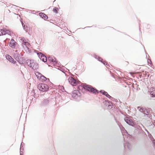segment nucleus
I'll return each instance as SVG.
<instances>
[{
  "mask_svg": "<svg viewBox=\"0 0 155 155\" xmlns=\"http://www.w3.org/2000/svg\"><path fill=\"white\" fill-rule=\"evenodd\" d=\"M82 87L84 89L95 94H97L99 93L98 91L91 85L84 84L83 85Z\"/></svg>",
  "mask_w": 155,
  "mask_h": 155,
  "instance_id": "1",
  "label": "nucleus"
},
{
  "mask_svg": "<svg viewBox=\"0 0 155 155\" xmlns=\"http://www.w3.org/2000/svg\"><path fill=\"white\" fill-rule=\"evenodd\" d=\"M82 87L84 89L95 94H97L99 93L98 91L91 85L84 84L83 85Z\"/></svg>",
  "mask_w": 155,
  "mask_h": 155,
  "instance_id": "2",
  "label": "nucleus"
},
{
  "mask_svg": "<svg viewBox=\"0 0 155 155\" xmlns=\"http://www.w3.org/2000/svg\"><path fill=\"white\" fill-rule=\"evenodd\" d=\"M37 87L40 91L42 92H46L49 89V87L48 85L44 83L39 84L38 85Z\"/></svg>",
  "mask_w": 155,
  "mask_h": 155,
  "instance_id": "3",
  "label": "nucleus"
},
{
  "mask_svg": "<svg viewBox=\"0 0 155 155\" xmlns=\"http://www.w3.org/2000/svg\"><path fill=\"white\" fill-rule=\"evenodd\" d=\"M35 74L38 79L40 81L43 82L47 80V78L45 77L38 72H35Z\"/></svg>",
  "mask_w": 155,
  "mask_h": 155,
  "instance_id": "4",
  "label": "nucleus"
},
{
  "mask_svg": "<svg viewBox=\"0 0 155 155\" xmlns=\"http://www.w3.org/2000/svg\"><path fill=\"white\" fill-rule=\"evenodd\" d=\"M21 40L22 42V45L24 48L27 50L28 49V46L30 45L28 40V39H25L23 37L21 38Z\"/></svg>",
  "mask_w": 155,
  "mask_h": 155,
  "instance_id": "5",
  "label": "nucleus"
},
{
  "mask_svg": "<svg viewBox=\"0 0 155 155\" xmlns=\"http://www.w3.org/2000/svg\"><path fill=\"white\" fill-rule=\"evenodd\" d=\"M68 80L69 83L71 85L74 86H75L78 83V81L72 77H69Z\"/></svg>",
  "mask_w": 155,
  "mask_h": 155,
  "instance_id": "6",
  "label": "nucleus"
},
{
  "mask_svg": "<svg viewBox=\"0 0 155 155\" xmlns=\"http://www.w3.org/2000/svg\"><path fill=\"white\" fill-rule=\"evenodd\" d=\"M124 120L127 123L130 125L133 126L134 124L132 120L128 117H126Z\"/></svg>",
  "mask_w": 155,
  "mask_h": 155,
  "instance_id": "7",
  "label": "nucleus"
},
{
  "mask_svg": "<svg viewBox=\"0 0 155 155\" xmlns=\"http://www.w3.org/2000/svg\"><path fill=\"white\" fill-rule=\"evenodd\" d=\"M6 58L9 61L14 64H15L16 63V61L14 60L8 54H6Z\"/></svg>",
  "mask_w": 155,
  "mask_h": 155,
  "instance_id": "8",
  "label": "nucleus"
},
{
  "mask_svg": "<svg viewBox=\"0 0 155 155\" xmlns=\"http://www.w3.org/2000/svg\"><path fill=\"white\" fill-rule=\"evenodd\" d=\"M26 63L28 66L30 67H33L35 64L33 60H31L29 59L27 60Z\"/></svg>",
  "mask_w": 155,
  "mask_h": 155,
  "instance_id": "9",
  "label": "nucleus"
},
{
  "mask_svg": "<svg viewBox=\"0 0 155 155\" xmlns=\"http://www.w3.org/2000/svg\"><path fill=\"white\" fill-rule=\"evenodd\" d=\"M9 31L6 29H0V36L5 35L6 34H8Z\"/></svg>",
  "mask_w": 155,
  "mask_h": 155,
  "instance_id": "10",
  "label": "nucleus"
},
{
  "mask_svg": "<svg viewBox=\"0 0 155 155\" xmlns=\"http://www.w3.org/2000/svg\"><path fill=\"white\" fill-rule=\"evenodd\" d=\"M16 42L13 39H12L9 43V46L10 47L13 48H14L15 47Z\"/></svg>",
  "mask_w": 155,
  "mask_h": 155,
  "instance_id": "11",
  "label": "nucleus"
},
{
  "mask_svg": "<svg viewBox=\"0 0 155 155\" xmlns=\"http://www.w3.org/2000/svg\"><path fill=\"white\" fill-rule=\"evenodd\" d=\"M39 57L40 59L44 62L47 61V57L45 55L41 53L40 54Z\"/></svg>",
  "mask_w": 155,
  "mask_h": 155,
  "instance_id": "12",
  "label": "nucleus"
},
{
  "mask_svg": "<svg viewBox=\"0 0 155 155\" xmlns=\"http://www.w3.org/2000/svg\"><path fill=\"white\" fill-rule=\"evenodd\" d=\"M78 91L77 90H75L72 93V97L74 98H76L78 96Z\"/></svg>",
  "mask_w": 155,
  "mask_h": 155,
  "instance_id": "13",
  "label": "nucleus"
},
{
  "mask_svg": "<svg viewBox=\"0 0 155 155\" xmlns=\"http://www.w3.org/2000/svg\"><path fill=\"white\" fill-rule=\"evenodd\" d=\"M100 92L103 95H105L108 98H110L111 97L108 94V93L104 91L101 90L100 91Z\"/></svg>",
  "mask_w": 155,
  "mask_h": 155,
  "instance_id": "14",
  "label": "nucleus"
},
{
  "mask_svg": "<svg viewBox=\"0 0 155 155\" xmlns=\"http://www.w3.org/2000/svg\"><path fill=\"white\" fill-rule=\"evenodd\" d=\"M39 15L41 17L44 19L45 20L48 18V17L47 16L42 13H39Z\"/></svg>",
  "mask_w": 155,
  "mask_h": 155,
  "instance_id": "15",
  "label": "nucleus"
},
{
  "mask_svg": "<svg viewBox=\"0 0 155 155\" xmlns=\"http://www.w3.org/2000/svg\"><path fill=\"white\" fill-rule=\"evenodd\" d=\"M150 94L152 97H155V88H153L150 92Z\"/></svg>",
  "mask_w": 155,
  "mask_h": 155,
  "instance_id": "16",
  "label": "nucleus"
},
{
  "mask_svg": "<svg viewBox=\"0 0 155 155\" xmlns=\"http://www.w3.org/2000/svg\"><path fill=\"white\" fill-rule=\"evenodd\" d=\"M48 60L51 62H54L56 61V59L53 56H50L48 58Z\"/></svg>",
  "mask_w": 155,
  "mask_h": 155,
  "instance_id": "17",
  "label": "nucleus"
},
{
  "mask_svg": "<svg viewBox=\"0 0 155 155\" xmlns=\"http://www.w3.org/2000/svg\"><path fill=\"white\" fill-rule=\"evenodd\" d=\"M58 8L55 7L53 9V11L54 13H57L58 12Z\"/></svg>",
  "mask_w": 155,
  "mask_h": 155,
  "instance_id": "18",
  "label": "nucleus"
},
{
  "mask_svg": "<svg viewBox=\"0 0 155 155\" xmlns=\"http://www.w3.org/2000/svg\"><path fill=\"white\" fill-rule=\"evenodd\" d=\"M144 114L147 115L148 114V112H147V110L145 109V108L143 110V112Z\"/></svg>",
  "mask_w": 155,
  "mask_h": 155,
  "instance_id": "19",
  "label": "nucleus"
},
{
  "mask_svg": "<svg viewBox=\"0 0 155 155\" xmlns=\"http://www.w3.org/2000/svg\"><path fill=\"white\" fill-rule=\"evenodd\" d=\"M49 103V101L48 100L45 99L44 101L43 104H48Z\"/></svg>",
  "mask_w": 155,
  "mask_h": 155,
  "instance_id": "20",
  "label": "nucleus"
},
{
  "mask_svg": "<svg viewBox=\"0 0 155 155\" xmlns=\"http://www.w3.org/2000/svg\"><path fill=\"white\" fill-rule=\"evenodd\" d=\"M145 108H140V109H139V111L141 112H143V110H144Z\"/></svg>",
  "mask_w": 155,
  "mask_h": 155,
  "instance_id": "21",
  "label": "nucleus"
},
{
  "mask_svg": "<svg viewBox=\"0 0 155 155\" xmlns=\"http://www.w3.org/2000/svg\"><path fill=\"white\" fill-rule=\"evenodd\" d=\"M17 61H18V62H19V63L20 64H23V62H22V61H21V62H20L19 61V60H17Z\"/></svg>",
  "mask_w": 155,
  "mask_h": 155,
  "instance_id": "22",
  "label": "nucleus"
},
{
  "mask_svg": "<svg viewBox=\"0 0 155 155\" xmlns=\"http://www.w3.org/2000/svg\"><path fill=\"white\" fill-rule=\"evenodd\" d=\"M104 64H105V63H104Z\"/></svg>",
  "mask_w": 155,
  "mask_h": 155,
  "instance_id": "23",
  "label": "nucleus"
},
{
  "mask_svg": "<svg viewBox=\"0 0 155 155\" xmlns=\"http://www.w3.org/2000/svg\"><path fill=\"white\" fill-rule=\"evenodd\" d=\"M150 62V61H148V62Z\"/></svg>",
  "mask_w": 155,
  "mask_h": 155,
  "instance_id": "24",
  "label": "nucleus"
},
{
  "mask_svg": "<svg viewBox=\"0 0 155 155\" xmlns=\"http://www.w3.org/2000/svg\"><path fill=\"white\" fill-rule=\"evenodd\" d=\"M150 62V61H148V62Z\"/></svg>",
  "mask_w": 155,
  "mask_h": 155,
  "instance_id": "25",
  "label": "nucleus"
}]
</instances>
